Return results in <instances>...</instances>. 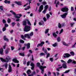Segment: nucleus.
<instances>
[{
	"label": "nucleus",
	"mask_w": 76,
	"mask_h": 76,
	"mask_svg": "<svg viewBox=\"0 0 76 76\" xmlns=\"http://www.w3.org/2000/svg\"><path fill=\"white\" fill-rule=\"evenodd\" d=\"M37 66L39 68V69H41V73L42 74H44V69L47 68V66H42V65H41L40 66V64L38 62L37 64Z\"/></svg>",
	"instance_id": "obj_1"
},
{
	"label": "nucleus",
	"mask_w": 76,
	"mask_h": 76,
	"mask_svg": "<svg viewBox=\"0 0 76 76\" xmlns=\"http://www.w3.org/2000/svg\"><path fill=\"white\" fill-rule=\"evenodd\" d=\"M1 60L2 62H8L9 61V60L10 59V58L9 56H7V57L6 58V59H3V58H1Z\"/></svg>",
	"instance_id": "obj_2"
},
{
	"label": "nucleus",
	"mask_w": 76,
	"mask_h": 76,
	"mask_svg": "<svg viewBox=\"0 0 76 76\" xmlns=\"http://www.w3.org/2000/svg\"><path fill=\"white\" fill-rule=\"evenodd\" d=\"M31 30V27L28 26H26L24 27V31L29 32Z\"/></svg>",
	"instance_id": "obj_3"
},
{
	"label": "nucleus",
	"mask_w": 76,
	"mask_h": 76,
	"mask_svg": "<svg viewBox=\"0 0 76 76\" xmlns=\"http://www.w3.org/2000/svg\"><path fill=\"white\" fill-rule=\"evenodd\" d=\"M61 10L64 12H67L68 10H69V9H68V7H65L62 8L61 9Z\"/></svg>",
	"instance_id": "obj_4"
},
{
	"label": "nucleus",
	"mask_w": 76,
	"mask_h": 76,
	"mask_svg": "<svg viewBox=\"0 0 76 76\" xmlns=\"http://www.w3.org/2000/svg\"><path fill=\"white\" fill-rule=\"evenodd\" d=\"M45 43L44 42H41L40 43L38 44L37 45V47H42L43 45Z\"/></svg>",
	"instance_id": "obj_5"
},
{
	"label": "nucleus",
	"mask_w": 76,
	"mask_h": 76,
	"mask_svg": "<svg viewBox=\"0 0 76 76\" xmlns=\"http://www.w3.org/2000/svg\"><path fill=\"white\" fill-rule=\"evenodd\" d=\"M70 55L67 53L64 54L63 56V57H64V58H66V57L67 58V57H70Z\"/></svg>",
	"instance_id": "obj_6"
},
{
	"label": "nucleus",
	"mask_w": 76,
	"mask_h": 76,
	"mask_svg": "<svg viewBox=\"0 0 76 76\" xmlns=\"http://www.w3.org/2000/svg\"><path fill=\"white\" fill-rule=\"evenodd\" d=\"M67 15V13H65L61 15V16L62 18H63V19H65V18H66V16Z\"/></svg>",
	"instance_id": "obj_7"
},
{
	"label": "nucleus",
	"mask_w": 76,
	"mask_h": 76,
	"mask_svg": "<svg viewBox=\"0 0 76 76\" xmlns=\"http://www.w3.org/2000/svg\"><path fill=\"white\" fill-rule=\"evenodd\" d=\"M58 27L59 28H61L62 27H63L64 26V23H63L61 24L60 23H59L58 24Z\"/></svg>",
	"instance_id": "obj_8"
},
{
	"label": "nucleus",
	"mask_w": 76,
	"mask_h": 76,
	"mask_svg": "<svg viewBox=\"0 0 76 76\" xmlns=\"http://www.w3.org/2000/svg\"><path fill=\"white\" fill-rule=\"evenodd\" d=\"M28 20H29L28 19H26L25 20L23 21V24L24 25V26L26 25V24L27 23L26 21H28Z\"/></svg>",
	"instance_id": "obj_9"
},
{
	"label": "nucleus",
	"mask_w": 76,
	"mask_h": 76,
	"mask_svg": "<svg viewBox=\"0 0 76 76\" xmlns=\"http://www.w3.org/2000/svg\"><path fill=\"white\" fill-rule=\"evenodd\" d=\"M43 9V5H41L39 7V12H41L42 10Z\"/></svg>",
	"instance_id": "obj_10"
},
{
	"label": "nucleus",
	"mask_w": 76,
	"mask_h": 76,
	"mask_svg": "<svg viewBox=\"0 0 76 76\" xmlns=\"http://www.w3.org/2000/svg\"><path fill=\"white\" fill-rule=\"evenodd\" d=\"M12 61H14L15 63H19V61H18L16 58L13 59L12 60Z\"/></svg>",
	"instance_id": "obj_11"
},
{
	"label": "nucleus",
	"mask_w": 76,
	"mask_h": 76,
	"mask_svg": "<svg viewBox=\"0 0 76 76\" xmlns=\"http://www.w3.org/2000/svg\"><path fill=\"white\" fill-rule=\"evenodd\" d=\"M24 45L25 46H26L27 45V48L28 49H29V48H30V43H29L27 44H25Z\"/></svg>",
	"instance_id": "obj_12"
},
{
	"label": "nucleus",
	"mask_w": 76,
	"mask_h": 76,
	"mask_svg": "<svg viewBox=\"0 0 76 76\" xmlns=\"http://www.w3.org/2000/svg\"><path fill=\"white\" fill-rule=\"evenodd\" d=\"M30 65L31 66H32V67L31 68L32 70H33L34 69V66H35V65L34 64V63H31Z\"/></svg>",
	"instance_id": "obj_13"
},
{
	"label": "nucleus",
	"mask_w": 76,
	"mask_h": 76,
	"mask_svg": "<svg viewBox=\"0 0 76 76\" xmlns=\"http://www.w3.org/2000/svg\"><path fill=\"white\" fill-rule=\"evenodd\" d=\"M0 54L1 55L3 54V49L2 48L0 49Z\"/></svg>",
	"instance_id": "obj_14"
},
{
	"label": "nucleus",
	"mask_w": 76,
	"mask_h": 76,
	"mask_svg": "<svg viewBox=\"0 0 76 76\" xmlns=\"http://www.w3.org/2000/svg\"><path fill=\"white\" fill-rule=\"evenodd\" d=\"M12 72V67H11V66L10 65H9L8 72Z\"/></svg>",
	"instance_id": "obj_15"
},
{
	"label": "nucleus",
	"mask_w": 76,
	"mask_h": 76,
	"mask_svg": "<svg viewBox=\"0 0 76 76\" xmlns=\"http://www.w3.org/2000/svg\"><path fill=\"white\" fill-rule=\"evenodd\" d=\"M24 37L26 38V37H27L29 39V38H30L31 37L29 36V34H25L24 35Z\"/></svg>",
	"instance_id": "obj_16"
},
{
	"label": "nucleus",
	"mask_w": 76,
	"mask_h": 76,
	"mask_svg": "<svg viewBox=\"0 0 76 76\" xmlns=\"http://www.w3.org/2000/svg\"><path fill=\"white\" fill-rule=\"evenodd\" d=\"M15 3L16 4H18V5H22V3L21 2L15 1Z\"/></svg>",
	"instance_id": "obj_17"
},
{
	"label": "nucleus",
	"mask_w": 76,
	"mask_h": 76,
	"mask_svg": "<svg viewBox=\"0 0 76 76\" xmlns=\"http://www.w3.org/2000/svg\"><path fill=\"white\" fill-rule=\"evenodd\" d=\"M15 17V18H17V19H19V18H20V17L18 16V15L16 14V13H15V14L14 15Z\"/></svg>",
	"instance_id": "obj_18"
},
{
	"label": "nucleus",
	"mask_w": 76,
	"mask_h": 76,
	"mask_svg": "<svg viewBox=\"0 0 76 76\" xmlns=\"http://www.w3.org/2000/svg\"><path fill=\"white\" fill-rule=\"evenodd\" d=\"M53 37H54L55 38H57V34H56V33H53Z\"/></svg>",
	"instance_id": "obj_19"
},
{
	"label": "nucleus",
	"mask_w": 76,
	"mask_h": 76,
	"mask_svg": "<svg viewBox=\"0 0 76 76\" xmlns=\"http://www.w3.org/2000/svg\"><path fill=\"white\" fill-rule=\"evenodd\" d=\"M34 75H35V71H34L32 72V73L31 75H29L28 76H33Z\"/></svg>",
	"instance_id": "obj_20"
},
{
	"label": "nucleus",
	"mask_w": 76,
	"mask_h": 76,
	"mask_svg": "<svg viewBox=\"0 0 76 76\" xmlns=\"http://www.w3.org/2000/svg\"><path fill=\"white\" fill-rule=\"evenodd\" d=\"M50 14H47L46 15V18H47V19L48 20L49 18H50Z\"/></svg>",
	"instance_id": "obj_21"
},
{
	"label": "nucleus",
	"mask_w": 76,
	"mask_h": 76,
	"mask_svg": "<svg viewBox=\"0 0 76 76\" xmlns=\"http://www.w3.org/2000/svg\"><path fill=\"white\" fill-rule=\"evenodd\" d=\"M62 43L64 45H65L66 46H69V44H66L65 42H62Z\"/></svg>",
	"instance_id": "obj_22"
},
{
	"label": "nucleus",
	"mask_w": 76,
	"mask_h": 76,
	"mask_svg": "<svg viewBox=\"0 0 76 76\" xmlns=\"http://www.w3.org/2000/svg\"><path fill=\"white\" fill-rule=\"evenodd\" d=\"M62 66L64 69H66V68H67V66H66V64H64Z\"/></svg>",
	"instance_id": "obj_23"
},
{
	"label": "nucleus",
	"mask_w": 76,
	"mask_h": 76,
	"mask_svg": "<svg viewBox=\"0 0 76 76\" xmlns=\"http://www.w3.org/2000/svg\"><path fill=\"white\" fill-rule=\"evenodd\" d=\"M27 73L28 75H29V74H31V71L30 70H28L27 71Z\"/></svg>",
	"instance_id": "obj_24"
},
{
	"label": "nucleus",
	"mask_w": 76,
	"mask_h": 76,
	"mask_svg": "<svg viewBox=\"0 0 76 76\" xmlns=\"http://www.w3.org/2000/svg\"><path fill=\"white\" fill-rule=\"evenodd\" d=\"M49 31V29L48 28L45 30V34H47V33H48V31Z\"/></svg>",
	"instance_id": "obj_25"
},
{
	"label": "nucleus",
	"mask_w": 76,
	"mask_h": 76,
	"mask_svg": "<svg viewBox=\"0 0 76 76\" xmlns=\"http://www.w3.org/2000/svg\"><path fill=\"white\" fill-rule=\"evenodd\" d=\"M4 2L5 3H8V4H9V3H10V1H7V0L5 1H4Z\"/></svg>",
	"instance_id": "obj_26"
},
{
	"label": "nucleus",
	"mask_w": 76,
	"mask_h": 76,
	"mask_svg": "<svg viewBox=\"0 0 76 76\" xmlns=\"http://www.w3.org/2000/svg\"><path fill=\"white\" fill-rule=\"evenodd\" d=\"M52 45L53 47H56L57 45V42H56L54 44H53Z\"/></svg>",
	"instance_id": "obj_27"
},
{
	"label": "nucleus",
	"mask_w": 76,
	"mask_h": 76,
	"mask_svg": "<svg viewBox=\"0 0 76 76\" xmlns=\"http://www.w3.org/2000/svg\"><path fill=\"white\" fill-rule=\"evenodd\" d=\"M4 39L5 41H8V39L6 38V36H4Z\"/></svg>",
	"instance_id": "obj_28"
},
{
	"label": "nucleus",
	"mask_w": 76,
	"mask_h": 76,
	"mask_svg": "<svg viewBox=\"0 0 76 76\" xmlns=\"http://www.w3.org/2000/svg\"><path fill=\"white\" fill-rule=\"evenodd\" d=\"M33 35H34V33L32 32L29 34V36L30 37H32V36H33Z\"/></svg>",
	"instance_id": "obj_29"
},
{
	"label": "nucleus",
	"mask_w": 76,
	"mask_h": 76,
	"mask_svg": "<svg viewBox=\"0 0 76 76\" xmlns=\"http://www.w3.org/2000/svg\"><path fill=\"white\" fill-rule=\"evenodd\" d=\"M31 9V7H30L29 6H28L27 7V8H25L24 10H28V9Z\"/></svg>",
	"instance_id": "obj_30"
},
{
	"label": "nucleus",
	"mask_w": 76,
	"mask_h": 76,
	"mask_svg": "<svg viewBox=\"0 0 76 76\" xmlns=\"http://www.w3.org/2000/svg\"><path fill=\"white\" fill-rule=\"evenodd\" d=\"M73 61V60H72L71 59H69L68 60L67 63H71V62H72Z\"/></svg>",
	"instance_id": "obj_31"
},
{
	"label": "nucleus",
	"mask_w": 76,
	"mask_h": 76,
	"mask_svg": "<svg viewBox=\"0 0 76 76\" xmlns=\"http://www.w3.org/2000/svg\"><path fill=\"white\" fill-rule=\"evenodd\" d=\"M48 5H46L45 7V10H46L48 9Z\"/></svg>",
	"instance_id": "obj_32"
},
{
	"label": "nucleus",
	"mask_w": 76,
	"mask_h": 76,
	"mask_svg": "<svg viewBox=\"0 0 76 76\" xmlns=\"http://www.w3.org/2000/svg\"><path fill=\"white\" fill-rule=\"evenodd\" d=\"M63 29H61V30L60 32L59 33V34H61V33H63Z\"/></svg>",
	"instance_id": "obj_33"
},
{
	"label": "nucleus",
	"mask_w": 76,
	"mask_h": 76,
	"mask_svg": "<svg viewBox=\"0 0 76 76\" xmlns=\"http://www.w3.org/2000/svg\"><path fill=\"white\" fill-rule=\"evenodd\" d=\"M70 54L71 56H74V55H75V53H74V52H71Z\"/></svg>",
	"instance_id": "obj_34"
},
{
	"label": "nucleus",
	"mask_w": 76,
	"mask_h": 76,
	"mask_svg": "<svg viewBox=\"0 0 76 76\" xmlns=\"http://www.w3.org/2000/svg\"><path fill=\"white\" fill-rule=\"evenodd\" d=\"M50 56V53H48L47 54V56H46V58H47L48 57H49Z\"/></svg>",
	"instance_id": "obj_35"
},
{
	"label": "nucleus",
	"mask_w": 76,
	"mask_h": 76,
	"mask_svg": "<svg viewBox=\"0 0 76 76\" xmlns=\"http://www.w3.org/2000/svg\"><path fill=\"white\" fill-rule=\"evenodd\" d=\"M57 40L58 42H60V37H58L57 39Z\"/></svg>",
	"instance_id": "obj_36"
},
{
	"label": "nucleus",
	"mask_w": 76,
	"mask_h": 76,
	"mask_svg": "<svg viewBox=\"0 0 76 76\" xmlns=\"http://www.w3.org/2000/svg\"><path fill=\"white\" fill-rule=\"evenodd\" d=\"M19 55L20 56H25V54H24V53H20Z\"/></svg>",
	"instance_id": "obj_37"
},
{
	"label": "nucleus",
	"mask_w": 76,
	"mask_h": 76,
	"mask_svg": "<svg viewBox=\"0 0 76 76\" xmlns=\"http://www.w3.org/2000/svg\"><path fill=\"white\" fill-rule=\"evenodd\" d=\"M10 13H12V14H13V15H15V12H13V10L10 11Z\"/></svg>",
	"instance_id": "obj_38"
},
{
	"label": "nucleus",
	"mask_w": 76,
	"mask_h": 76,
	"mask_svg": "<svg viewBox=\"0 0 76 76\" xmlns=\"http://www.w3.org/2000/svg\"><path fill=\"white\" fill-rule=\"evenodd\" d=\"M42 24H44V22H39V25L41 26L42 25Z\"/></svg>",
	"instance_id": "obj_39"
},
{
	"label": "nucleus",
	"mask_w": 76,
	"mask_h": 76,
	"mask_svg": "<svg viewBox=\"0 0 76 76\" xmlns=\"http://www.w3.org/2000/svg\"><path fill=\"white\" fill-rule=\"evenodd\" d=\"M62 68H63V66H61L60 67H59L58 68H57L56 69V70H57V71H59V69H62Z\"/></svg>",
	"instance_id": "obj_40"
},
{
	"label": "nucleus",
	"mask_w": 76,
	"mask_h": 76,
	"mask_svg": "<svg viewBox=\"0 0 76 76\" xmlns=\"http://www.w3.org/2000/svg\"><path fill=\"white\" fill-rule=\"evenodd\" d=\"M46 11H47V10L45 9L44 10V11L42 12V13H43V14H45V13H46Z\"/></svg>",
	"instance_id": "obj_41"
},
{
	"label": "nucleus",
	"mask_w": 76,
	"mask_h": 76,
	"mask_svg": "<svg viewBox=\"0 0 76 76\" xmlns=\"http://www.w3.org/2000/svg\"><path fill=\"white\" fill-rule=\"evenodd\" d=\"M20 42L21 43H24V41L22 39L20 40Z\"/></svg>",
	"instance_id": "obj_42"
},
{
	"label": "nucleus",
	"mask_w": 76,
	"mask_h": 76,
	"mask_svg": "<svg viewBox=\"0 0 76 76\" xmlns=\"http://www.w3.org/2000/svg\"><path fill=\"white\" fill-rule=\"evenodd\" d=\"M6 47V44H5L3 46V48L5 49Z\"/></svg>",
	"instance_id": "obj_43"
},
{
	"label": "nucleus",
	"mask_w": 76,
	"mask_h": 76,
	"mask_svg": "<svg viewBox=\"0 0 76 76\" xmlns=\"http://www.w3.org/2000/svg\"><path fill=\"white\" fill-rule=\"evenodd\" d=\"M2 22L3 23H6V20L4 19H3L2 20Z\"/></svg>",
	"instance_id": "obj_44"
},
{
	"label": "nucleus",
	"mask_w": 76,
	"mask_h": 76,
	"mask_svg": "<svg viewBox=\"0 0 76 76\" xmlns=\"http://www.w3.org/2000/svg\"><path fill=\"white\" fill-rule=\"evenodd\" d=\"M27 23H28V24L29 25H31V23H30V21H29V20L27 21Z\"/></svg>",
	"instance_id": "obj_45"
},
{
	"label": "nucleus",
	"mask_w": 76,
	"mask_h": 76,
	"mask_svg": "<svg viewBox=\"0 0 76 76\" xmlns=\"http://www.w3.org/2000/svg\"><path fill=\"white\" fill-rule=\"evenodd\" d=\"M6 27H4L3 29H2V31L3 32H4L6 31Z\"/></svg>",
	"instance_id": "obj_46"
},
{
	"label": "nucleus",
	"mask_w": 76,
	"mask_h": 76,
	"mask_svg": "<svg viewBox=\"0 0 76 76\" xmlns=\"http://www.w3.org/2000/svg\"><path fill=\"white\" fill-rule=\"evenodd\" d=\"M40 56H44L45 55V54L44 53H40Z\"/></svg>",
	"instance_id": "obj_47"
},
{
	"label": "nucleus",
	"mask_w": 76,
	"mask_h": 76,
	"mask_svg": "<svg viewBox=\"0 0 76 76\" xmlns=\"http://www.w3.org/2000/svg\"><path fill=\"white\" fill-rule=\"evenodd\" d=\"M12 26H15V23H14V22H13L12 23Z\"/></svg>",
	"instance_id": "obj_48"
},
{
	"label": "nucleus",
	"mask_w": 76,
	"mask_h": 76,
	"mask_svg": "<svg viewBox=\"0 0 76 76\" xmlns=\"http://www.w3.org/2000/svg\"><path fill=\"white\" fill-rule=\"evenodd\" d=\"M21 37L22 39H25V37H24V36H23V35H21Z\"/></svg>",
	"instance_id": "obj_49"
},
{
	"label": "nucleus",
	"mask_w": 76,
	"mask_h": 76,
	"mask_svg": "<svg viewBox=\"0 0 76 76\" xmlns=\"http://www.w3.org/2000/svg\"><path fill=\"white\" fill-rule=\"evenodd\" d=\"M7 22L8 23H10V19L8 18Z\"/></svg>",
	"instance_id": "obj_50"
},
{
	"label": "nucleus",
	"mask_w": 76,
	"mask_h": 76,
	"mask_svg": "<svg viewBox=\"0 0 76 76\" xmlns=\"http://www.w3.org/2000/svg\"><path fill=\"white\" fill-rule=\"evenodd\" d=\"M11 50H14V49H15V48H14V47H13V46H11Z\"/></svg>",
	"instance_id": "obj_51"
},
{
	"label": "nucleus",
	"mask_w": 76,
	"mask_h": 76,
	"mask_svg": "<svg viewBox=\"0 0 76 76\" xmlns=\"http://www.w3.org/2000/svg\"><path fill=\"white\" fill-rule=\"evenodd\" d=\"M43 19L44 21H45V22H46V20H47V19H46V18H45V17L44 18H43Z\"/></svg>",
	"instance_id": "obj_52"
},
{
	"label": "nucleus",
	"mask_w": 76,
	"mask_h": 76,
	"mask_svg": "<svg viewBox=\"0 0 76 76\" xmlns=\"http://www.w3.org/2000/svg\"><path fill=\"white\" fill-rule=\"evenodd\" d=\"M72 62L73 63H74V64H76V61H74V60H73V61H72Z\"/></svg>",
	"instance_id": "obj_53"
},
{
	"label": "nucleus",
	"mask_w": 76,
	"mask_h": 76,
	"mask_svg": "<svg viewBox=\"0 0 76 76\" xmlns=\"http://www.w3.org/2000/svg\"><path fill=\"white\" fill-rule=\"evenodd\" d=\"M50 60L51 61V62H52V61H53V58H50Z\"/></svg>",
	"instance_id": "obj_54"
},
{
	"label": "nucleus",
	"mask_w": 76,
	"mask_h": 76,
	"mask_svg": "<svg viewBox=\"0 0 76 76\" xmlns=\"http://www.w3.org/2000/svg\"><path fill=\"white\" fill-rule=\"evenodd\" d=\"M4 66H5V68L7 69V64H5Z\"/></svg>",
	"instance_id": "obj_55"
},
{
	"label": "nucleus",
	"mask_w": 76,
	"mask_h": 76,
	"mask_svg": "<svg viewBox=\"0 0 76 76\" xmlns=\"http://www.w3.org/2000/svg\"><path fill=\"white\" fill-rule=\"evenodd\" d=\"M5 27H8V26H9V25L7 24H5Z\"/></svg>",
	"instance_id": "obj_56"
},
{
	"label": "nucleus",
	"mask_w": 76,
	"mask_h": 76,
	"mask_svg": "<svg viewBox=\"0 0 76 76\" xmlns=\"http://www.w3.org/2000/svg\"><path fill=\"white\" fill-rule=\"evenodd\" d=\"M69 70H67V71H66L64 72L65 73H68V72H69Z\"/></svg>",
	"instance_id": "obj_57"
},
{
	"label": "nucleus",
	"mask_w": 76,
	"mask_h": 76,
	"mask_svg": "<svg viewBox=\"0 0 76 76\" xmlns=\"http://www.w3.org/2000/svg\"><path fill=\"white\" fill-rule=\"evenodd\" d=\"M74 24H75V23H73L71 24V27H73V25H74Z\"/></svg>",
	"instance_id": "obj_58"
},
{
	"label": "nucleus",
	"mask_w": 76,
	"mask_h": 76,
	"mask_svg": "<svg viewBox=\"0 0 76 76\" xmlns=\"http://www.w3.org/2000/svg\"><path fill=\"white\" fill-rule=\"evenodd\" d=\"M0 9L1 10H3V7H2V6L0 7Z\"/></svg>",
	"instance_id": "obj_59"
},
{
	"label": "nucleus",
	"mask_w": 76,
	"mask_h": 76,
	"mask_svg": "<svg viewBox=\"0 0 76 76\" xmlns=\"http://www.w3.org/2000/svg\"><path fill=\"white\" fill-rule=\"evenodd\" d=\"M73 10H74L73 7H71V11H73Z\"/></svg>",
	"instance_id": "obj_60"
},
{
	"label": "nucleus",
	"mask_w": 76,
	"mask_h": 76,
	"mask_svg": "<svg viewBox=\"0 0 76 76\" xmlns=\"http://www.w3.org/2000/svg\"><path fill=\"white\" fill-rule=\"evenodd\" d=\"M42 4H46V2H45V1H44L42 3Z\"/></svg>",
	"instance_id": "obj_61"
},
{
	"label": "nucleus",
	"mask_w": 76,
	"mask_h": 76,
	"mask_svg": "<svg viewBox=\"0 0 76 76\" xmlns=\"http://www.w3.org/2000/svg\"><path fill=\"white\" fill-rule=\"evenodd\" d=\"M8 50H5V54H8Z\"/></svg>",
	"instance_id": "obj_62"
},
{
	"label": "nucleus",
	"mask_w": 76,
	"mask_h": 76,
	"mask_svg": "<svg viewBox=\"0 0 76 76\" xmlns=\"http://www.w3.org/2000/svg\"><path fill=\"white\" fill-rule=\"evenodd\" d=\"M61 61L62 63H65V61H64L63 60H61Z\"/></svg>",
	"instance_id": "obj_63"
},
{
	"label": "nucleus",
	"mask_w": 76,
	"mask_h": 76,
	"mask_svg": "<svg viewBox=\"0 0 76 76\" xmlns=\"http://www.w3.org/2000/svg\"><path fill=\"white\" fill-rule=\"evenodd\" d=\"M29 61H28L27 63V66H29Z\"/></svg>",
	"instance_id": "obj_64"
}]
</instances>
